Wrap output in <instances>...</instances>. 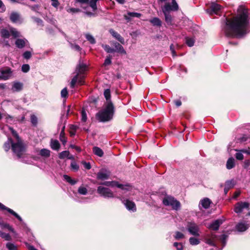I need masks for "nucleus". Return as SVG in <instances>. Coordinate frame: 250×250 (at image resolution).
I'll return each instance as SVG.
<instances>
[{
	"mask_svg": "<svg viewBox=\"0 0 250 250\" xmlns=\"http://www.w3.org/2000/svg\"><path fill=\"white\" fill-rule=\"evenodd\" d=\"M248 25V13L243 10L240 14L232 18L226 19L224 28L225 36L230 38H242L247 34Z\"/></svg>",
	"mask_w": 250,
	"mask_h": 250,
	"instance_id": "obj_1",
	"label": "nucleus"
},
{
	"mask_svg": "<svg viewBox=\"0 0 250 250\" xmlns=\"http://www.w3.org/2000/svg\"><path fill=\"white\" fill-rule=\"evenodd\" d=\"M104 107L96 114V119L102 123L111 121L115 112V107L112 101L104 104Z\"/></svg>",
	"mask_w": 250,
	"mask_h": 250,
	"instance_id": "obj_2",
	"label": "nucleus"
},
{
	"mask_svg": "<svg viewBox=\"0 0 250 250\" xmlns=\"http://www.w3.org/2000/svg\"><path fill=\"white\" fill-rule=\"evenodd\" d=\"M9 129L16 140V142L12 144V151L18 159L23 158L27 150L26 146L15 129L12 127H10Z\"/></svg>",
	"mask_w": 250,
	"mask_h": 250,
	"instance_id": "obj_3",
	"label": "nucleus"
},
{
	"mask_svg": "<svg viewBox=\"0 0 250 250\" xmlns=\"http://www.w3.org/2000/svg\"><path fill=\"white\" fill-rule=\"evenodd\" d=\"M163 203L165 206H171L172 208L176 210H178L181 206L180 202L172 196H167L164 198Z\"/></svg>",
	"mask_w": 250,
	"mask_h": 250,
	"instance_id": "obj_4",
	"label": "nucleus"
},
{
	"mask_svg": "<svg viewBox=\"0 0 250 250\" xmlns=\"http://www.w3.org/2000/svg\"><path fill=\"white\" fill-rule=\"evenodd\" d=\"M172 5L169 2H166L165 5L162 8L163 13H169L171 11H176L179 9L178 5L175 0H171Z\"/></svg>",
	"mask_w": 250,
	"mask_h": 250,
	"instance_id": "obj_5",
	"label": "nucleus"
},
{
	"mask_svg": "<svg viewBox=\"0 0 250 250\" xmlns=\"http://www.w3.org/2000/svg\"><path fill=\"white\" fill-rule=\"evenodd\" d=\"M97 192L102 196L105 198H113L114 194L113 192L107 188L99 186L97 188Z\"/></svg>",
	"mask_w": 250,
	"mask_h": 250,
	"instance_id": "obj_6",
	"label": "nucleus"
},
{
	"mask_svg": "<svg viewBox=\"0 0 250 250\" xmlns=\"http://www.w3.org/2000/svg\"><path fill=\"white\" fill-rule=\"evenodd\" d=\"M187 227L188 232L191 234L195 236H199L200 234L198 233L199 228L195 223L193 222H188Z\"/></svg>",
	"mask_w": 250,
	"mask_h": 250,
	"instance_id": "obj_7",
	"label": "nucleus"
},
{
	"mask_svg": "<svg viewBox=\"0 0 250 250\" xmlns=\"http://www.w3.org/2000/svg\"><path fill=\"white\" fill-rule=\"evenodd\" d=\"M250 203L248 202H238L235 204L234 208V211L237 213H241L244 208L249 209Z\"/></svg>",
	"mask_w": 250,
	"mask_h": 250,
	"instance_id": "obj_8",
	"label": "nucleus"
},
{
	"mask_svg": "<svg viewBox=\"0 0 250 250\" xmlns=\"http://www.w3.org/2000/svg\"><path fill=\"white\" fill-rule=\"evenodd\" d=\"M0 210H6L10 214L14 216L19 221L21 222L22 219L21 217L16 212H15L12 209L6 207L1 203L0 202Z\"/></svg>",
	"mask_w": 250,
	"mask_h": 250,
	"instance_id": "obj_9",
	"label": "nucleus"
},
{
	"mask_svg": "<svg viewBox=\"0 0 250 250\" xmlns=\"http://www.w3.org/2000/svg\"><path fill=\"white\" fill-rule=\"evenodd\" d=\"M0 73L2 76L7 77L8 80L11 76L13 71L10 67L6 66L0 69Z\"/></svg>",
	"mask_w": 250,
	"mask_h": 250,
	"instance_id": "obj_10",
	"label": "nucleus"
},
{
	"mask_svg": "<svg viewBox=\"0 0 250 250\" xmlns=\"http://www.w3.org/2000/svg\"><path fill=\"white\" fill-rule=\"evenodd\" d=\"M110 172H104L103 170H101L96 174V178L97 180H104L108 179L109 177Z\"/></svg>",
	"mask_w": 250,
	"mask_h": 250,
	"instance_id": "obj_11",
	"label": "nucleus"
},
{
	"mask_svg": "<svg viewBox=\"0 0 250 250\" xmlns=\"http://www.w3.org/2000/svg\"><path fill=\"white\" fill-rule=\"evenodd\" d=\"M86 64L81 63V60L79 61V64L77 65L75 69L76 72L79 73L80 74H83L86 70Z\"/></svg>",
	"mask_w": 250,
	"mask_h": 250,
	"instance_id": "obj_12",
	"label": "nucleus"
},
{
	"mask_svg": "<svg viewBox=\"0 0 250 250\" xmlns=\"http://www.w3.org/2000/svg\"><path fill=\"white\" fill-rule=\"evenodd\" d=\"M142 14L141 13L131 12H127V15H124V16L125 19L127 21H131V17H137L140 18Z\"/></svg>",
	"mask_w": 250,
	"mask_h": 250,
	"instance_id": "obj_13",
	"label": "nucleus"
},
{
	"mask_svg": "<svg viewBox=\"0 0 250 250\" xmlns=\"http://www.w3.org/2000/svg\"><path fill=\"white\" fill-rule=\"evenodd\" d=\"M223 223V220L221 219H217L213 221L209 227V228L213 230H218L220 226Z\"/></svg>",
	"mask_w": 250,
	"mask_h": 250,
	"instance_id": "obj_14",
	"label": "nucleus"
},
{
	"mask_svg": "<svg viewBox=\"0 0 250 250\" xmlns=\"http://www.w3.org/2000/svg\"><path fill=\"white\" fill-rule=\"evenodd\" d=\"M125 205L126 208L128 210H131L133 211H136V207L135 203L128 199H126L125 201Z\"/></svg>",
	"mask_w": 250,
	"mask_h": 250,
	"instance_id": "obj_15",
	"label": "nucleus"
},
{
	"mask_svg": "<svg viewBox=\"0 0 250 250\" xmlns=\"http://www.w3.org/2000/svg\"><path fill=\"white\" fill-rule=\"evenodd\" d=\"M109 32L112 35V36L117 39L119 42H120L122 44H124L125 40L124 38L122 37L118 33L112 29L109 30Z\"/></svg>",
	"mask_w": 250,
	"mask_h": 250,
	"instance_id": "obj_16",
	"label": "nucleus"
},
{
	"mask_svg": "<svg viewBox=\"0 0 250 250\" xmlns=\"http://www.w3.org/2000/svg\"><path fill=\"white\" fill-rule=\"evenodd\" d=\"M14 143V142L12 138L11 137H8L7 141L5 142L3 145V148L5 151L8 152L10 148L12 149V144Z\"/></svg>",
	"mask_w": 250,
	"mask_h": 250,
	"instance_id": "obj_17",
	"label": "nucleus"
},
{
	"mask_svg": "<svg viewBox=\"0 0 250 250\" xmlns=\"http://www.w3.org/2000/svg\"><path fill=\"white\" fill-rule=\"evenodd\" d=\"M50 147L54 150L58 151L61 145L57 140L51 139L50 141Z\"/></svg>",
	"mask_w": 250,
	"mask_h": 250,
	"instance_id": "obj_18",
	"label": "nucleus"
},
{
	"mask_svg": "<svg viewBox=\"0 0 250 250\" xmlns=\"http://www.w3.org/2000/svg\"><path fill=\"white\" fill-rule=\"evenodd\" d=\"M26 42L28 41L26 39H18L15 41V44L18 48L21 49L25 46Z\"/></svg>",
	"mask_w": 250,
	"mask_h": 250,
	"instance_id": "obj_19",
	"label": "nucleus"
},
{
	"mask_svg": "<svg viewBox=\"0 0 250 250\" xmlns=\"http://www.w3.org/2000/svg\"><path fill=\"white\" fill-rule=\"evenodd\" d=\"M23 84L22 83L16 82H14L12 85V90L14 91L19 92L22 90Z\"/></svg>",
	"mask_w": 250,
	"mask_h": 250,
	"instance_id": "obj_20",
	"label": "nucleus"
},
{
	"mask_svg": "<svg viewBox=\"0 0 250 250\" xmlns=\"http://www.w3.org/2000/svg\"><path fill=\"white\" fill-rule=\"evenodd\" d=\"M249 225L243 223H239L236 226V229L240 232L246 231L249 228Z\"/></svg>",
	"mask_w": 250,
	"mask_h": 250,
	"instance_id": "obj_21",
	"label": "nucleus"
},
{
	"mask_svg": "<svg viewBox=\"0 0 250 250\" xmlns=\"http://www.w3.org/2000/svg\"><path fill=\"white\" fill-rule=\"evenodd\" d=\"M115 50V52L119 53L121 54H126V52L125 50L124 49L123 46L120 44L119 43L116 42L114 43Z\"/></svg>",
	"mask_w": 250,
	"mask_h": 250,
	"instance_id": "obj_22",
	"label": "nucleus"
},
{
	"mask_svg": "<svg viewBox=\"0 0 250 250\" xmlns=\"http://www.w3.org/2000/svg\"><path fill=\"white\" fill-rule=\"evenodd\" d=\"M201 203L204 208L207 209L210 207L211 201L208 198H205L201 201Z\"/></svg>",
	"mask_w": 250,
	"mask_h": 250,
	"instance_id": "obj_23",
	"label": "nucleus"
},
{
	"mask_svg": "<svg viewBox=\"0 0 250 250\" xmlns=\"http://www.w3.org/2000/svg\"><path fill=\"white\" fill-rule=\"evenodd\" d=\"M209 9L214 13L217 14L221 9V5L215 2L211 3Z\"/></svg>",
	"mask_w": 250,
	"mask_h": 250,
	"instance_id": "obj_24",
	"label": "nucleus"
},
{
	"mask_svg": "<svg viewBox=\"0 0 250 250\" xmlns=\"http://www.w3.org/2000/svg\"><path fill=\"white\" fill-rule=\"evenodd\" d=\"M235 167V160L233 157H230L227 161L226 167L228 169H231Z\"/></svg>",
	"mask_w": 250,
	"mask_h": 250,
	"instance_id": "obj_25",
	"label": "nucleus"
},
{
	"mask_svg": "<svg viewBox=\"0 0 250 250\" xmlns=\"http://www.w3.org/2000/svg\"><path fill=\"white\" fill-rule=\"evenodd\" d=\"M149 22L153 25L158 27L162 26V22L158 18L154 17L149 20Z\"/></svg>",
	"mask_w": 250,
	"mask_h": 250,
	"instance_id": "obj_26",
	"label": "nucleus"
},
{
	"mask_svg": "<svg viewBox=\"0 0 250 250\" xmlns=\"http://www.w3.org/2000/svg\"><path fill=\"white\" fill-rule=\"evenodd\" d=\"M92 149H93V152L95 155H96L100 157H102L104 156V151L101 148H100L98 146H94L93 147Z\"/></svg>",
	"mask_w": 250,
	"mask_h": 250,
	"instance_id": "obj_27",
	"label": "nucleus"
},
{
	"mask_svg": "<svg viewBox=\"0 0 250 250\" xmlns=\"http://www.w3.org/2000/svg\"><path fill=\"white\" fill-rule=\"evenodd\" d=\"M0 34L1 37L4 39H8L10 36V32L6 28L0 29Z\"/></svg>",
	"mask_w": 250,
	"mask_h": 250,
	"instance_id": "obj_28",
	"label": "nucleus"
},
{
	"mask_svg": "<svg viewBox=\"0 0 250 250\" xmlns=\"http://www.w3.org/2000/svg\"><path fill=\"white\" fill-rule=\"evenodd\" d=\"M165 16V20L166 23L168 25H173L172 23V17L171 15L170 14V13H163Z\"/></svg>",
	"mask_w": 250,
	"mask_h": 250,
	"instance_id": "obj_29",
	"label": "nucleus"
},
{
	"mask_svg": "<svg viewBox=\"0 0 250 250\" xmlns=\"http://www.w3.org/2000/svg\"><path fill=\"white\" fill-rule=\"evenodd\" d=\"M50 151L46 148H42V149L39 152V154L45 158H48L50 156Z\"/></svg>",
	"mask_w": 250,
	"mask_h": 250,
	"instance_id": "obj_30",
	"label": "nucleus"
},
{
	"mask_svg": "<svg viewBox=\"0 0 250 250\" xmlns=\"http://www.w3.org/2000/svg\"><path fill=\"white\" fill-rule=\"evenodd\" d=\"M99 0H89V2L87 4H89V6L92 9L93 11H96L98 8L97 5V2Z\"/></svg>",
	"mask_w": 250,
	"mask_h": 250,
	"instance_id": "obj_31",
	"label": "nucleus"
},
{
	"mask_svg": "<svg viewBox=\"0 0 250 250\" xmlns=\"http://www.w3.org/2000/svg\"><path fill=\"white\" fill-rule=\"evenodd\" d=\"M117 188L123 190L129 191L130 190V188H131V186L130 185V184L128 183L126 184L125 185H123L118 183Z\"/></svg>",
	"mask_w": 250,
	"mask_h": 250,
	"instance_id": "obj_32",
	"label": "nucleus"
},
{
	"mask_svg": "<svg viewBox=\"0 0 250 250\" xmlns=\"http://www.w3.org/2000/svg\"><path fill=\"white\" fill-rule=\"evenodd\" d=\"M19 15L16 12H12L10 16V19L13 22H16L19 19Z\"/></svg>",
	"mask_w": 250,
	"mask_h": 250,
	"instance_id": "obj_33",
	"label": "nucleus"
},
{
	"mask_svg": "<svg viewBox=\"0 0 250 250\" xmlns=\"http://www.w3.org/2000/svg\"><path fill=\"white\" fill-rule=\"evenodd\" d=\"M104 96L106 100V102L105 103H108L109 101H111V94H110V90L109 89H106L104 90Z\"/></svg>",
	"mask_w": 250,
	"mask_h": 250,
	"instance_id": "obj_34",
	"label": "nucleus"
},
{
	"mask_svg": "<svg viewBox=\"0 0 250 250\" xmlns=\"http://www.w3.org/2000/svg\"><path fill=\"white\" fill-rule=\"evenodd\" d=\"M63 177L64 178V179L66 180V181H67L68 183H69L72 185H74L77 183L76 181L72 179L69 176L67 175L64 174L63 175Z\"/></svg>",
	"mask_w": 250,
	"mask_h": 250,
	"instance_id": "obj_35",
	"label": "nucleus"
},
{
	"mask_svg": "<svg viewBox=\"0 0 250 250\" xmlns=\"http://www.w3.org/2000/svg\"><path fill=\"white\" fill-rule=\"evenodd\" d=\"M228 237V236L225 234H223L219 236V240L222 243L223 247L226 245V241Z\"/></svg>",
	"mask_w": 250,
	"mask_h": 250,
	"instance_id": "obj_36",
	"label": "nucleus"
},
{
	"mask_svg": "<svg viewBox=\"0 0 250 250\" xmlns=\"http://www.w3.org/2000/svg\"><path fill=\"white\" fill-rule=\"evenodd\" d=\"M70 153L68 150H64L59 154V157L61 159H63L65 157H68Z\"/></svg>",
	"mask_w": 250,
	"mask_h": 250,
	"instance_id": "obj_37",
	"label": "nucleus"
},
{
	"mask_svg": "<svg viewBox=\"0 0 250 250\" xmlns=\"http://www.w3.org/2000/svg\"><path fill=\"white\" fill-rule=\"evenodd\" d=\"M234 185V181L233 180H227L225 182V186L230 189L233 188Z\"/></svg>",
	"mask_w": 250,
	"mask_h": 250,
	"instance_id": "obj_38",
	"label": "nucleus"
},
{
	"mask_svg": "<svg viewBox=\"0 0 250 250\" xmlns=\"http://www.w3.org/2000/svg\"><path fill=\"white\" fill-rule=\"evenodd\" d=\"M0 237L4 238L5 240L10 241L11 239V237L8 233H6L2 231H0Z\"/></svg>",
	"mask_w": 250,
	"mask_h": 250,
	"instance_id": "obj_39",
	"label": "nucleus"
},
{
	"mask_svg": "<svg viewBox=\"0 0 250 250\" xmlns=\"http://www.w3.org/2000/svg\"><path fill=\"white\" fill-rule=\"evenodd\" d=\"M189 243L192 245H197L200 243V240L195 237H190L189 239Z\"/></svg>",
	"mask_w": 250,
	"mask_h": 250,
	"instance_id": "obj_40",
	"label": "nucleus"
},
{
	"mask_svg": "<svg viewBox=\"0 0 250 250\" xmlns=\"http://www.w3.org/2000/svg\"><path fill=\"white\" fill-rule=\"evenodd\" d=\"M104 50L108 53H112L115 52V50L114 48H111L108 45H105L103 46Z\"/></svg>",
	"mask_w": 250,
	"mask_h": 250,
	"instance_id": "obj_41",
	"label": "nucleus"
},
{
	"mask_svg": "<svg viewBox=\"0 0 250 250\" xmlns=\"http://www.w3.org/2000/svg\"><path fill=\"white\" fill-rule=\"evenodd\" d=\"M1 227H2V228H6L11 232H12L14 233H15V231L14 229L11 226H10L9 224H8L3 223V224H2V225H1Z\"/></svg>",
	"mask_w": 250,
	"mask_h": 250,
	"instance_id": "obj_42",
	"label": "nucleus"
},
{
	"mask_svg": "<svg viewBox=\"0 0 250 250\" xmlns=\"http://www.w3.org/2000/svg\"><path fill=\"white\" fill-rule=\"evenodd\" d=\"M10 33L14 38H18L20 36L19 32L17 31L14 28H12L10 29Z\"/></svg>",
	"mask_w": 250,
	"mask_h": 250,
	"instance_id": "obj_43",
	"label": "nucleus"
},
{
	"mask_svg": "<svg viewBox=\"0 0 250 250\" xmlns=\"http://www.w3.org/2000/svg\"><path fill=\"white\" fill-rule=\"evenodd\" d=\"M186 43L189 47H192L194 45V40L192 38H186Z\"/></svg>",
	"mask_w": 250,
	"mask_h": 250,
	"instance_id": "obj_44",
	"label": "nucleus"
},
{
	"mask_svg": "<svg viewBox=\"0 0 250 250\" xmlns=\"http://www.w3.org/2000/svg\"><path fill=\"white\" fill-rule=\"evenodd\" d=\"M31 122L34 126H36L38 124L37 117L35 115H31L30 116Z\"/></svg>",
	"mask_w": 250,
	"mask_h": 250,
	"instance_id": "obj_45",
	"label": "nucleus"
},
{
	"mask_svg": "<svg viewBox=\"0 0 250 250\" xmlns=\"http://www.w3.org/2000/svg\"><path fill=\"white\" fill-rule=\"evenodd\" d=\"M85 37L87 40L89 41L91 44H95L96 43V41L92 35L90 34H87L86 35Z\"/></svg>",
	"mask_w": 250,
	"mask_h": 250,
	"instance_id": "obj_46",
	"label": "nucleus"
},
{
	"mask_svg": "<svg viewBox=\"0 0 250 250\" xmlns=\"http://www.w3.org/2000/svg\"><path fill=\"white\" fill-rule=\"evenodd\" d=\"M22 57L25 59H26V60L30 59L32 57V54H31V52L29 51H25L22 54Z\"/></svg>",
	"mask_w": 250,
	"mask_h": 250,
	"instance_id": "obj_47",
	"label": "nucleus"
},
{
	"mask_svg": "<svg viewBox=\"0 0 250 250\" xmlns=\"http://www.w3.org/2000/svg\"><path fill=\"white\" fill-rule=\"evenodd\" d=\"M60 140L63 145H65L67 142V139L65 136V133H60Z\"/></svg>",
	"mask_w": 250,
	"mask_h": 250,
	"instance_id": "obj_48",
	"label": "nucleus"
},
{
	"mask_svg": "<svg viewBox=\"0 0 250 250\" xmlns=\"http://www.w3.org/2000/svg\"><path fill=\"white\" fill-rule=\"evenodd\" d=\"M61 94L62 98H66L68 97V91L66 87H65L62 90Z\"/></svg>",
	"mask_w": 250,
	"mask_h": 250,
	"instance_id": "obj_49",
	"label": "nucleus"
},
{
	"mask_svg": "<svg viewBox=\"0 0 250 250\" xmlns=\"http://www.w3.org/2000/svg\"><path fill=\"white\" fill-rule=\"evenodd\" d=\"M30 66L28 64H24L21 66V71L23 72L27 73L29 71Z\"/></svg>",
	"mask_w": 250,
	"mask_h": 250,
	"instance_id": "obj_50",
	"label": "nucleus"
},
{
	"mask_svg": "<svg viewBox=\"0 0 250 250\" xmlns=\"http://www.w3.org/2000/svg\"><path fill=\"white\" fill-rule=\"evenodd\" d=\"M111 56L110 55H109L107 56L106 58L105 59L104 65L106 66L111 64Z\"/></svg>",
	"mask_w": 250,
	"mask_h": 250,
	"instance_id": "obj_51",
	"label": "nucleus"
},
{
	"mask_svg": "<svg viewBox=\"0 0 250 250\" xmlns=\"http://www.w3.org/2000/svg\"><path fill=\"white\" fill-rule=\"evenodd\" d=\"M78 192L82 195H85L87 193V190L85 188L81 187L78 189Z\"/></svg>",
	"mask_w": 250,
	"mask_h": 250,
	"instance_id": "obj_52",
	"label": "nucleus"
},
{
	"mask_svg": "<svg viewBox=\"0 0 250 250\" xmlns=\"http://www.w3.org/2000/svg\"><path fill=\"white\" fill-rule=\"evenodd\" d=\"M82 121L85 122L87 120V115L84 109H82L81 111Z\"/></svg>",
	"mask_w": 250,
	"mask_h": 250,
	"instance_id": "obj_53",
	"label": "nucleus"
},
{
	"mask_svg": "<svg viewBox=\"0 0 250 250\" xmlns=\"http://www.w3.org/2000/svg\"><path fill=\"white\" fill-rule=\"evenodd\" d=\"M174 247H175L177 250H183V246L182 243L174 242L173 244Z\"/></svg>",
	"mask_w": 250,
	"mask_h": 250,
	"instance_id": "obj_54",
	"label": "nucleus"
},
{
	"mask_svg": "<svg viewBox=\"0 0 250 250\" xmlns=\"http://www.w3.org/2000/svg\"><path fill=\"white\" fill-rule=\"evenodd\" d=\"M174 237L176 240H179L183 238L184 237V235L180 231H176Z\"/></svg>",
	"mask_w": 250,
	"mask_h": 250,
	"instance_id": "obj_55",
	"label": "nucleus"
},
{
	"mask_svg": "<svg viewBox=\"0 0 250 250\" xmlns=\"http://www.w3.org/2000/svg\"><path fill=\"white\" fill-rule=\"evenodd\" d=\"M6 247L9 250H17L16 247L12 243H7Z\"/></svg>",
	"mask_w": 250,
	"mask_h": 250,
	"instance_id": "obj_56",
	"label": "nucleus"
},
{
	"mask_svg": "<svg viewBox=\"0 0 250 250\" xmlns=\"http://www.w3.org/2000/svg\"><path fill=\"white\" fill-rule=\"evenodd\" d=\"M235 158L238 160H242L244 159V156L242 152H237L235 155Z\"/></svg>",
	"mask_w": 250,
	"mask_h": 250,
	"instance_id": "obj_57",
	"label": "nucleus"
},
{
	"mask_svg": "<svg viewBox=\"0 0 250 250\" xmlns=\"http://www.w3.org/2000/svg\"><path fill=\"white\" fill-rule=\"evenodd\" d=\"M248 139H249V137L247 135H244L242 137L239 138L238 139V140L239 141V142L240 143H244V142L247 141Z\"/></svg>",
	"mask_w": 250,
	"mask_h": 250,
	"instance_id": "obj_58",
	"label": "nucleus"
},
{
	"mask_svg": "<svg viewBox=\"0 0 250 250\" xmlns=\"http://www.w3.org/2000/svg\"><path fill=\"white\" fill-rule=\"evenodd\" d=\"M82 164L83 165V166L85 169H86L87 170L91 169V166L90 163H89V162L87 163L85 161H83L82 162Z\"/></svg>",
	"mask_w": 250,
	"mask_h": 250,
	"instance_id": "obj_59",
	"label": "nucleus"
},
{
	"mask_svg": "<svg viewBox=\"0 0 250 250\" xmlns=\"http://www.w3.org/2000/svg\"><path fill=\"white\" fill-rule=\"evenodd\" d=\"M71 167L72 169L76 171L78 170L79 168V166L75 162H72L71 163Z\"/></svg>",
	"mask_w": 250,
	"mask_h": 250,
	"instance_id": "obj_60",
	"label": "nucleus"
},
{
	"mask_svg": "<svg viewBox=\"0 0 250 250\" xmlns=\"http://www.w3.org/2000/svg\"><path fill=\"white\" fill-rule=\"evenodd\" d=\"M250 166V159L245 160L244 162L243 167L244 168H248Z\"/></svg>",
	"mask_w": 250,
	"mask_h": 250,
	"instance_id": "obj_61",
	"label": "nucleus"
},
{
	"mask_svg": "<svg viewBox=\"0 0 250 250\" xmlns=\"http://www.w3.org/2000/svg\"><path fill=\"white\" fill-rule=\"evenodd\" d=\"M84 78V77L83 76H80L78 82L80 85H83L84 84V82L83 81Z\"/></svg>",
	"mask_w": 250,
	"mask_h": 250,
	"instance_id": "obj_62",
	"label": "nucleus"
},
{
	"mask_svg": "<svg viewBox=\"0 0 250 250\" xmlns=\"http://www.w3.org/2000/svg\"><path fill=\"white\" fill-rule=\"evenodd\" d=\"M173 103L177 107L180 106L182 105V102L180 100H175L173 101Z\"/></svg>",
	"mask_w": 250,
	"mask_h": 250,
	"instance_id": "obj_63",
	"label": "nucleus"
},
{
	"mask_svg": "<svg viewBox=\"0 0 250 250\" xmlns=\"http://www.w3.org/2000/svg\"><path fill=\"white\" fill-rule=\"evenodd\" d=\"M170 50L171 51V53L172 54V56H176V52L174 49V47L173 46V44H171L170 46Z\"/></svg>",
	"mask_w": 250,
	"mask_h": 250,
	"instance_id": "obj_64",
	"label": "nucleus"
}]
</instances>
